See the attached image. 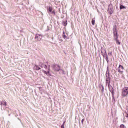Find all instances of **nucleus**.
Here are the masks:
<instances>
[{"label":"nucleus","instance_id":"obj_7","mask_svg":"<svg viewBox=\"0 0 128 128\" xmlns=\"http://www.w3.org/2000/svg\"><path fill=\"white\" fill-rule=\"evenodd\" d=\"M54 67L56 68L54 70H56V72H58L59 70H60V67L58 65L54 66L53 68Z\"/></svg>","mask_w":128,"mask_h":128},{"label":"nucleus","instance_id":"obj_23","mask_svg":"<svg viewBox=\"0 0 128 128\" xmlns=\"http://www.w3.org/2000/svg\"><path fill=\"white\" fill-rule=\"evenodd\" d=\"M84 120L82 119V124H84Z\"/></svg>","mask_w":128,"mask_h":128},{"label":"nucleus","instance_id":"obj_13","mask_svg":"<svg viewBox=\"0 0 128 128\" xmlns=\"http://www.w3.org/2000/svg\"><path fill=\"white\" fill-rule=\"evenodd\" d=\"M34 68H36V70H40V67H38V66H36L34 67Z\"/></svg>","mask_w":128,"mask_h":128},{"label":"nucleus","instance_id":"obj_22","mask_svg":"<svg viewBox=\"0 0 128 128\" xmlns=\"http://www.w3.org/2000/svg\"><path fill=\"white\" fill-rule=\"evenodd\" d=\"M102 92H104V86H102Z\"/></svg>","mask_w":128,"mask_h":128},{"label":"nucleus","instance_id":"obj_19","mask_svg":"<svg viewBox=\"0 0 128 128\" xmlns=\"http://www.w3.org/2000/svg\"><path fill=\"white\" fill-rule=\"evenodd\" d=\"M61 128H64V122H63V124L61 126Z\"/></svg>","mask_w":128,"mask_h":128},{"label":"nucleus","instance_id":"obj_11","mask_svg":"<svg viewBox=\"0 0 128 128\" xmlns=\"http://www.w3.org/2000/svg\"><path fill=\"white\" fill-rule=\"evenodd\" d=\"M96 22V18H93L92 19V26H94V22Z\"/></svg>","mask_w":128,"mask_h":128},{"label":"nucleus","instance_id":"obj_2","mask_svg":"<svg viewBox=\"0 0 128 128\" xmlns=\"http://www.w3.org/2000/svg\"><path fill=\"white\" fill-rule=\"evenodd\" d=\"M113 34H114V36H118V30L116 29V25H114L113 26Z\"/></svg>","mask_w":128,"mask_h":128},{"label":"nucleus","instance_id":"obj_8","mask_svg":"<svg viewBox=\"0 0 128 128\" xmlns=\"http://www.w3.org/2000/svg\"><path fill=\"white\" fill-rule=\"evenodd\" d=\"M42 72H44V74H46V76H50V70H48V72H46V71H45L44 70H42Z\"/></svg>","mask_w":128,"mask_h":128},{"label":"nucleus","instance_id":"obj_5","mask_svg":"<svg viewBox=\"0 0 128 128\" xmlns=\"http://www.w3.org/2000/svg\"><path fill=\"white\" fill-rule=\"evenodd\" d=\"M118 72L120 74H122L124 72V67L122 65H120L118 68Z\"/></svg>","mask_w":128,"mask_h":128},{"label":"nucleus","instance_id":"obj_10","mask_svg":"<svg viewBox=\"0 0 128 128\" xmlns=\"http://www.w3.org/2000/svg\"><path fill=\"white\" fill-rule=\"evenodd\" d=\"M120 10H124L126 8V7L124 6V5H120Z\"/></svg>","mask_w":128,"mask_h":128},{"label":"nucleus","instance_id":"obj_1","mask_svg":"<svg viewBox=\"0 0 128 128\" xmlns=\"http://www.w3.org/2000/svg\"><path fill=\"white\" fill-rule=\"evenodd\" d=\"M128 94V87H124L122 90V96H126Z\"/></svg>","mask_w":128,"mask_h":128},{"label":"nucleus","instance_id":"obj_18","mask_svg":"<svg viewBox=\"0 0 128 128\" xmlns=\"http://www.w3.org/2000/svg\"><path fill=\"white\" fill-rule=\"evenodd\" d=\"M120 128H126L124 126V124H121L120 126Z\"/></svg>","mask_w":128,"mask_h":128},{"label":"nucleus","instance_id":"obj_26","mask_svg":"<svg viewBox=\"0 0 128 128\" xmlns=\"http://www.w3.org/2000/svg\"><path fill=\"white\" fill-rule=\"evenodd\" d=\"M106 82H108V79L107 78H106Z\"/></svg>","mask_w":128,"mask_h":128},{"label":"nucleus","instance_id":"obj_15","mask_svg":"<svg viewBox=\"0 0 128 128\" xmlns=\"http://www.w3.org/2000/svg\"><path fill=\"white\" fill-rule=\"evenodd\" d=\"M62 36H63L64 38H66V36L64 32H63V35Z\"/></svg>","mask_w":128,"mask_h":128},{"label":"nucleus","instance_id":"obj_21","mask_svg":"<svg viewBox=\"0 0 128 128\" xmlns=\"http://www.w3.org/2000/svg\"><path fill=\"white\" fill-rule=\"evenodd\" d=\"M68 24V22H66L64 24V26H66Z\"/></svg>","mask_w":128,"mask_h":128},{"label":"nucleus","instance_id":"obj_9","mask_svg":"<svg viewBox=\"0 0 128 128\" xmlns=\"http://www.w3.org/2000/svg\"><path fill=\"white\" fill-rule=\"evenodd\" d=\"M0 106H6V101H2L0 102Z\"/></svg>","mask_w":128,"mask_h":128},{"label":"nucleus","instance_id":"obj_12","mask_svg":"<svg viewBox=\"0 0 128 128\" xmlns=\"http://www.w3.org/2000/svg\"><path fill=\"white\" fill-rule=\"evenodd\" d=\"M106 60L108 64V54H106Z\"/></svg>","mask_w":128,"mask_h":128},{"label":"nucleus","instance_id":"obj_27","mask_svg":"<svg viewBox=\"0 0 128 128\" xmlns=\"http://www.w3.org/2000/svg\"><path fill=\"white\" fill-rule=\"evenodd\" d=\"M111 92H113V90H111Z\"/></svg>","mask_w":128,"mask_h":128},{"label":"nucleus","instance_id":"obj_20","mask_svg":"<svg viewBox=\"0 0 128 128\" xmlns=\"http://www.w3.org/2000/svg\"><path fill=\"white\" fill-rule=\"evenodd\" d=\"M108 56H112V52H109L108 53Z\"/></svg>","mask_w":128,"mask_h":128},{"label":"nucleus","instance_id":"obj_28","mask_svg":"<svg viewBox=\"0 0 128 128\" xmlns=\"http://www.w3.org/2000/svg\"><path fill=\"white\" fill-rule=\"evenodd\" d=\"M104 52H106V50H104Z\"/></svg>","mask_w":128,"mask_h":128},{"label":"nucleus","instance_id":"obj_25","mask_svg":"<svg viewBox=\"0 0 128 128\" xmlns=\"http://www.w3.org/2000/svg\"><path fill=\"white\" fill-rule=\"evenodd\" d=\"M101 52H102V50H101Z\"/></svg>","mask_w":128,"mask_h":128},{"label":"nucleus","instance_id":"obj_17","mask_svg":"<svg viewBox=\"0 0 128 128\" xmlns=\"http://www.w3.org/2000/svg\"><path fill=\"white\" fill-rule=\"evenodd\" d=\"M48 10H49V12H52V8L50 7V8H48Z\"/></svg>","mask_w":128,"mask_h":128},{"label":"nucleus","instance_id":"obj_3","mask_svg":"<svg viewBox=\"0 0 128 128\" xmlns=\"http://www.w3.org/2000/svg\"><path fill=\"white\" fill-rule=\"evenodd\" d=\"M114 10L112 9V4H109L108 6V12L110 14H112Z\"/></svg>","mask_w":128,"mask_h":128},{"label":"nucleus","instance_id":"obj_4","mask_svg":"<svg viewBox=\"0 0 128 128\" xmlns=\"http://www.w3.org/2000/svg\"><path fill=\"white\" fill-rule=\"evenodd\" d=\"M42 36L41 34H36L35 40H38L40 42V40H42Z\"/></svg>","mask_w":128,"mask_h":128},{"label":"nucleus","instance_id":"obj_6","mask_svg":"<svg viewBox=\"0 0 128 128\" xmlns=\"http://www.w3.org/2000/svg\"><path fill=\"white\" fill-rule=\"evenodd\" d=\"M118 36H117L116 37L114 36V40L116 41V44H120V40H118Z\"/></svg>","mask_w":128,"mask_h":128},{"label":"nucleus","instance_id":"obj_24","mask_svg":"<svg viewBox=\"0 0 128 128\" xmlns=\"http://www.w3.org/2000/svg\"><path fill=\"white\" fill-rule=\"evenodd\" d=\"M127 116V118H128V113H127V116Z\"/></svg>","mask_w":128,"mask_h":128},{"label":"nucleus","instance_id":"obj_14","mask_svg":"<svg viewBox=\"0 0 128 128\" xmlns=\"http://www.w3.org/2000/svg\"><path fill=\"white\" fill-rule=\"evenodd\" d=\"M60 74H64V71L62 70H60Z\"/></svg>","mask_w":128,"mask_h":128},{"label":"nucleus","instance_id":"obj_16","mask_svg":"<svg viewBox=\"0 0 128 128\" xmlns=\"http://www.w3.org/2000/svg\"><path fill=\"white\" fill-rule=\"evenodd\" d=\"M41 68H46V65L42 64L41 66Z\"/></svg>","mask_w":128,"mask_h":128}]
</instances>
